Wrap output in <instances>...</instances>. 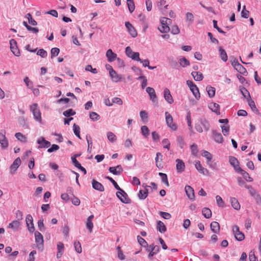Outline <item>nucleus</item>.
I'll return each mask as SVG.
<instances>
[{"label":"nucleus","instance_id":"64","mask_svg":"<svg viewBox=\"0 0 261 261\" xmlns=\"http://www.w3.org/2000/svg\"><path fill=\"white\" fill-rule=\"evenodd\" d=\"M15 216L17 219L16 220L20 221L23 219V214L22 212L20 210L16 211L15 213Z\"/></svg>","mask_w":261,"mask_h":261},{"label":"nucleus","instance_id":"6","mask_svg":"<svg viewBox=\"0 0 261 261\" xmlns=\"http://www.w3.org/2000/svg\"><path fill=\"white\" fill-rule=\"evenodd\" d=\"M232 230L237 240L241 241L245 239L244 233L240 231L239 227L238 225H235L232 226Z\"/></svg>","mask_w":261,"mask_h":261},{"label":"nucleus","instance_id":"25","mask_svg":"<svg viewBox=\"0 0 261 261\" xmlns=\"http://www.w3.org/2000/svg\"><path fill=\"white\" fill-rule=\"evenodd\" d=\"M109 170L114 175H120L123 171L120 165H118L116 167H110Z\"/></svg>","mask_w":261,"mask_h":261},{"label":"nucleus","instance_id":"8","mask_svg":"<svg viewBox=\"0 0 261 261\" xmlns=\"http://www.w3.org/2000/svg\"><path fill=\"white\" fill-rule=\"evenodd\" d=\"M25 222L28 230L30 232H34V231L35 230V227L33 223V219L32 216L30 214L27 215L25 218Z\"/></svg>","mask_w":261,"mask_h":261},{"label":"nucleus","instance_id":"28","mask_svg":"<svg viewBox=\"0 0 261 261\" xmlns=\"http://www.w3.org/2000/svg\"><path fill=\"white\" fill-rule=\"evenodd\" d=\"M93 218H94V216L93 215H90L87 218L86 223V227L87 229H88V230L90 233L92 232V229L93 227V224L92 221Z\"/></svg>","mask_w":261,"mask_h":261},{"label":"nucleus","instance_id":"42","mask_svg":"<svg viewBox=\"0 0 261 261\" xmlns=\"http://www.w3.org/2000/svg\"><path fill=\"white\" fill-rule=\"evenodd\" d=\"M240 90L242 94L245 98H246L247 100L251 98L249 92L244 87H240Z\"/></svg>","mask_w":261,"mask_h":261},{"label":"nucleus","instance_id":"31","mask_svg":"<svg viewBox=\"0 0 261 261\" xmlns=\"http://www.w3.org/2000/svg\"><path fill=\"white\" fill-rule=\"evenodd\" d=\"M148 186H146L145 187V190H140L138 193V197L141 200L145 199L148 196V190L146 189Z\"/></svg>","mask_w":261,"mask_h":261},{"label":"nucleus","instance_id":"20","mask_svg":"<svg viewBox=\"0 0 261 261\" xmlns=\"http://www.w3.org/2000/svg\"><path fill=\"white\" fill-rule=\"evenodd\" d=\"M92 186L93 189L98 191L103 192L105 190L103 186L101 183L95 179L92 180Z\"/></svg>","mask_w":261,"mask_h":261},{"label":"nucleus","instance_id":"59","mask_svg":"<svg viewBox=\"0 0 261 261\" xmlns=\"http://www.w3.org/2000/svg\"><path fill=\"white\" fill-rule=\"evenodd\" d=\"M202 155L206 159L207 162H210L212 159V156L211 154L207 151H204Z\"/></svg>","mask_w":261,"mask_h":261},{"label":"nucleus","instance_id":"22","mask_svg":"<svg viewBox=\"0 0 261 261\" xmlns=\"http://www.w3.org/2000/svg\"><path fill=\"white\" fill-rule=\"evenodd\" d=\"M185 189L188 198L191 200H193L195 197L193 189L190 186H186Z\"/></svg>","mask_w":261,"mask_h":261},{"label":"nucleus","instance_id":"53","mask_svg":"<svg viewBox=\"0 0 261 261\" xmlns=\"http://www.w3.org/2000/svg\"><path fill=\"white\" fill-rule=\"evenodd\" d=\"M89 116L90 119L94 121H97L100 119V116L97 113L94 112H91Z\"/></svg>","mask_w":261,"mask_h":261},{"label":"nucleus","instance_id":"29","mask_svg":"<svg viewBox=\"0 0 261 261\" xmlns=\"http://www.w3.org/2000/svg\"><path fill=\"white\" fill-rule=\"evenodd\" d=\"M157 6L162 11H165L168 9V5L167 4L165 0H158L157 2Z\"/></svg>","mask_w":261,"mask_h":261},{"label":"nucleus","instance_id":"14","mask_svg":"<svg viewBox=\"0 0 261 261\" xmlns=\"http://www.w3.org/2000/svg\"><path fill=\"white\" fill-rule=\"evenodd\" d=\"M195 167L200 173L203 175L208 174V171L206 168L202 166L199 161H195Z\"/></svg>","mask_w":261,"mask_h":261},{"label":"nucleus","instance_id":"1","mask_svg":"<svg viewBox=\"0 0 261 261\" xmlns=\"http://www.w3.org/2000/svg\"><path fill=\"white\" fill-rule=\"evenodd\" d=\"M171 22L170 19L163 17L160 20L161 25L158 27V29L162 33H166L170 30L169 25Z\"/></svg>","mask_w":261,"mask_h":261},{"label":"nucleus","instance_id":"15","mask_svg":"<svg viewBox=\"0 0 261 261\" xmlns=\"http://www.w3.org/2000/svg\"><path fill=\"white\" fill-rule=\"evenodd\" d=\"M110 76H111L112 81L115 83L121 81L123 79L122 75L117 74L114 70H112L111 72H110Z\"/></svg>","mask_w":261,"mask_h":261},{"label":"nucleus","instance_id":"16","mask_svg":"<svg viewBox=\"0 0 261 261\" xmlns=\"http://www.w3.org/2000/svg\"><path fill=\"white\" fill-rule=\"evenodd\" d=\"M246 188L248 190L250 194L256 200L257 202L261 201L260 196L251 186H246Z\"/></svg>","mask_w":261,"mask_h":261},{"label":"nucleus","instance_id":"41","mask_svg":"<svg viewBox=\"0 0 261 261\" xmlns=\"http://www.w3.org/2000/svg\"><path fill=\"white\" fill-rule=\"evenodd\" d=\"M206 90L210 97H213L215 95V88L211 86L206 87Z\"/></svg>","mask_w":261,"mask_h":261},{"label":"nucleus","instance_id":"33","mask_svg":"<svg viewBox=\"0 0 261 261\" xmlns=\"http://www.w3.org/2000/svg\"><path fill=\"white\" fill-rule=\"evenodd\" d=\"M191 91L192 92L195 98L197 100H199L200 98V94L199 91V89L197 86H195L194 87L190 89Z\"/></svg>","mask_w":261,"mask_h":261},{"label":"nucleus","instance_id":"13","mask_svg":"<svg viewBox=\"0 0 261 261\" xmlns=\"http://www.w3.org/2000/svg\"><path fill=\"white\" fill-rule=\"evenodd\" d=\"M125 25L127 28V31L129 33V34L132 36V37L135 38L137 36V32L135 29V28L132 25V24L129 22H126L125 23Z\"/></svg>","mask_w":261,"mask_h":261},{"label":"nucleus","instance_id":"17","mask_svg":"<svg viewBox=\"0 0 261 261\" xmlns=\"http://www.w3.org/2000/svg\"><path fill=\"white\" fill-rule=\"evenodd\" d=\"M106 56L109 62H112L117 58V54L113 53L111 49H109L107 51Z\"/></svg>","mask_w":261,"mask_h":261},{"label":"nucleus","instance_id":"45","mask_svg":"<svg viewBox=\"0 0 261 261\" xmlns=\"http://www.w3.org/2000/svg\"><path fill=\"white\" fill-rule=\"evenodd\" d=\"M86 140H87V143H88L87 151H88V152L90 153L91 152V150H92V139L89 135H86Z\"/></svg>","mask_w":261,"mask_h":261},{"label":"nucleus","instance_id":"9","mask_svg":"<svg viewBox=\"0 0 261 261\" xmlns=\"http://www.w3.org/2000/svg\"><path fill=\"white\" fill-rule=\"evenodd\" d=\"M10 44L11 51L15 56L19 57L20 53L18 49L16 41L14 39H12L10 40Z\"/></svg>","mask_w":261,"mask_h":261},{"label":"nucleus","instance_id":"39","mask_svg":"<svg viewBox=\"0 0 261 261\" xmlns=\"http://www.w3.org/2000/svg\"><path fill=\"white\" fill-rule=\"evenodd\" d=\"M157 229L161 233H163L166 231V227L164 223L161 221H159L158 222L157 224Z\"/></svg>","mask_w":261,"mask_h":261},{"label":"nucleus","instance_id":"44","mask_svg":"<svg viewBox=\"0 0 261 261\" xmlns=\"http://www.w3.org/2000/svg\"><path fill=\"white\" fill-rule=\"evenodd\" d=\"M107 136L109 141L112 143H113L117 140V137L116 135L111 132H108L107 134Z\"/></svg>","mask_w":261,"mask_h":261},{"label":"nucleus","instance_id":"55","mask_svg":"<svg viewBox=\"0 0 261 261\" xmlns=\"http://www.w3.org/2000/svg\"><path fill=\"white\" fill-rule=\"evenodd\" d=\"M137 240L139 244L142 246L145 247L146 246H147L146 241L140 236H138L137 237Z\"/></svg>","mask_w":261,"mask_h":261},{"label":"nucleus","instance_id":"43","mask_svg":"<svg viewBox=\"0 0 261 261\" xmlns=\"http://www.w3.org/2000/svg\"><path fill=\"white\" fill-rule=\"evenodd\" d=\"M159 176L161 178V180H162V182H163L167 187H168L169 186V184L168 182V177H167V174H165V173L160 172L159 173Z\"/></svg>","mask_w":261,"mask_h":261},{"label":"nucleus","instance_id":"27","mask_svg":"<svg viewBox=\"0 0 261 261\" xmlns=\"http://www.w3.org/2000/svg\"><path fill=\"white\" fill-rule=\"evenodd\" d=\"M213 136L214 140L216 142L218 143H222L223 142V138L221 133L217 132L216 130H213Z\"/></svg>","mask_w":261,"mask_h":261},{"label":"nucleus","instance_id":"46","mask_svg":"<svg viewBox=\"0 0 261 261\" xmlns=\"http://www.w3.org/2000/svg\"><path fill=\"white\" fill-rule=\"evenodd\" d=\"M19 125L24 128H28L29 126L26 122V119L23 117H20L18 120Z\"/></svg>","mask_w":261,"mask_h":261},{"label":"nucleus","instance_id":"10","mask_svg":"<svg viewBox=\"0 0 261 261\" xmlns=\"http://www.w3.org/2000/svg\"><path fill=\"white\" fill-rule=\"evenodd\" d=\"M37 143L39 145L38 148H48L50 146V143L46 140L43 137H41L37 139Z\"/></svg>","mask_w":261,"mask_h":261},{"label":"nucleus","instance_id":"24","mask_svg":"<svg viewBox=\"0 0 261 261\" xmlns=\"http://www.w3.org/2000/svg\"><path fill=\"white\" fill-rule=\"evenodd\" d=\"M35 242L38 245H41L43 246L44 240L43 237L41 234V233L38 231H36L35 232Z\"/></svg>","mask_w":261,"mask_h":261},{"label":"nucleus","instance_id":"21","mask_svg":"<svg viewBox=\"0 0 261 261\" xmlns=\"http://www.w3.org/2000/svg\"><path fill=\"white\" fill-rule=\"evenodd\" d=\"M229 163L234 168V169L238 172L241 169L239 166V162L237 159L233 156H230L229 159Z\"/></svg>","mask_w":261,"mask_h":261},{"label":"nucleus","instance_id":"34","mask_svg":"<svg viewBox=\"0 0 261 261\" xmlns=\"http://www.w3.org/2000/svg\"><path fill=\"white\" fill-rule=\"evenodd\" d=\"M240 74L246 76L248 74L246 69L241 64H239L235 69Z\"/></svg>","mask_w":261,"mask_h":261},{"label":"nucleus","instance_id":"18","mask_svg":"<svg viewBox=\"0 0 261 261\" xmlns=\"http://www.w3.org/2000/svg\"><path fill=\"white\" fill-rule=\"evenodd\" d=\"M164 97L166 101L169 103L171 104L173 102V99L170 93V91L167 88L164 89Z\"/></svg>","mask_w":261,"mask_h":261},{"label":"nucleus","instance_id":"35","mask_svg":"<svg viewBox=\"0 0 261 261\" xmlns=\"http://www.w3.org/2000/svg\"><path fill=\"white\" fill-rule=\"evenodd\" d=\"M219 51L220 52V57L221 60L224 62H226L227 61L228 57L226 51L221 46L219 47Z\"/></svg>","mask_w":261,"mask_h":261},{"label":"nucleus","instance_id":"26","mask_svg":"<svg viewBox=\"0 0 261 261\" xmlns=\"http://www.w3.org/2000/svg\"><path fill=\"white\" fill-rule=\"evenodd\" d=\"M20 226V222L18 220H13L12 222L10 223L7 226L8 228H11L14 231L18 229Z\"/></svg>","mask_w":261,"mask_h":261},{"label":"nucleus","instance_id":"47","mask_svg":"<svg viewBox=\"0 0 261 261\" xmlns=\"http://www.w3.org/2000/svg\"><path fill=\"white\" fill-rule=\"evenodd\" d=\"M140 116L144 123L148 121V114L145 111H141L140 112Z\"/></svg>","mask_w":261,"mask_h":261},{"label":"nucleus","instance_id":"2","mask_svg":"<svg viewBox=\"0 0 261 261\" xmlns=\"http://www.w3.org/2000/svg\"><path fill=\"white\" fill-rule=\"evenodd\" d=\"M30 110L32 112L34 119L35 121L42 123V118L40 110L37 103H34L30 106Z\"/></svg>","mask_w":261,"mask_h":261},{"label":"nucleus","instance_id":"36","mask_svg":"<svg viewBox=\"0 0 261 261\" xmlns=\"http://www.w3.org/2000/svg\"><path fill=\"white\" fill-rule=\"evenodd\" d=\"M238 172H240V173L243 176L244 178L247 181L251 182V181H253V179L251 177H250L249 174L247 172H246L245 170H244L242 169H240Z\"/></svg>","mask_w":261,"mask_h":261},{"label":"nucleus","instance_id":"56","mask_svg":"<svg viewBox=\"0 0 261 261\" xmlns=\"http://www.w3.org/2000/svg\"><path fill=\"white\" fill-rule=\"evenodd\" d=\"M60 52L59 48L57 47L53 48L51 49V58H53L55 57H56L58 55Z\"/></svg>","mask_w":261,"mask_h":261},{"label":"nucleus","instance_id":"52","mask_svg":"<svg viewBox=\"0 0 261 261\" xmlns=\"http://www.w3.org/2000/svg\"><path fill=\"white\" fill-rule=\"evenodd\" d=\"M75 250L78 253H81L82 251L81 243L79 241H75L74 243Z\"/></svg>","mask_w":261,"mask_h":261},{"label":"nucleus","instance_id":"30","mask_svg":"<svg viewBox=\"0 0 261 261\" xmlns=\"http://www.w3.org/2000/svg\"><path fill=\"white\" fill-rule=\"evenodd\" d=\"M211 230L214 233H218L220 231V225L218 222L213 221L210 225Z\"/></svg>","mask_w":261,"mask_h":261},{"label":"nucleus","instance_id":"49","mask_svg":"<svg viewBox=\"0 0 261 261\" xmlns=\"http://www.w3.org/2000/svg\"><path fill=\"white\" fill-rule=\"evenodd\" d=\"M200 125L206 131L209 129L210 127V124H209L208 121L206 119H201V120H200Z\"/></svg>","mask_w":261,"mask_h":261},{"label":"nucleus","instance_id":"58","mask_svg":"<svg viewBox=\"0 0 261 261\" xmlns=\"http://www.w3.org/2000/svg\"><path fill=\"white\" fill-rule=\"evenodd\" d=\"M38 227L39 230L43 232V231H45V227L44 226L43 219H41L38 220Z\"/></svg>","mask_w":261,"mask_h":261},{"label":"nucleus","instance_id":"54","mask_svg":"<svg viewBox=\"0 0 261 261\" xmlns=\"http://www.w3.org/2000/svg\"><path fill=\"white\" fill-rule=\"evenodd\" d=\"M15 136L19 141L22 142H25L26 141V137L21 133H16Z\"/></svg>","mask_w":261,"mask_h":261},{"label":"nucleus","instance_id":"40","mask_svg":"<svg viewBox=\"0 0 261 261\" xmlns=\"http://www.w3.org/2000/svg\"><path fill=\"white\" fill-rule=\"evenodd\" d=\"M178 62L180 65L182 67H186L190 65V62L184 57L179 58Z\"/></svg>","mask_w":261,"mask_h":261},{"label":"nucleus","instance_id":"12","mask_svg":"<svg viewBox=\"0 0 261 261\" xmlns=\"http://www.w3.org/2000/svg\"><path fill=\"white\" fill-rule=\"evenodd\" d=\"M146 91L149 94L150 100L153 102H156L157 103L156 95L154 89L148 87L146 88Z\"/></svg>","mask_w":261,"mask_h":261},{"label":"nucleus","instance_id":"19","mask_svg":"<svg viewBox=\"0 0 261 261\" xmlns=\"http://www.w3.org/2000/svg\"><path fill=\"white\" fill-rule=\"evenodd\" d=\"M175 161L176 162V169L177 172H182L185 168V165L184 162L182 160L178 159H176Z\"/></svg>","mask_w":261,"mask_h":261},{"label":"nucleus","instance_id":"5","mask_svg":"<svg viewBox=\"0 0 261 261\" xmlns=\"http://www.w3.org/2000/svg\"><path fill=\"white\" fill-rule=\"evenodd\" d=\"M125 53L127 57L131 58L133 60L141 61L140 58V54L138 52H134L129 46H127L125 48Z\"/></svg>","mask_w":261,"mask_h":261},{"label":"nucleus","instance_id":"57","mask_svg":"<svg viewBox=\"0 0 261 261\" xmlns=\"http://www.w3.org/2000/svg\"><path fill=\"white\" fill-rule=\"evenodd\" d=\"M222 133L224 136H227L229 132V126L228 125H222L221 126Z\"/></svg>","mask_w":261,"mask_h":261},{"label":"nucleus","instance_id":"50","mask_svg":"<svg viewBox=\"0 0 261 261\" xmlns=\"http://www.w3.org/2000/svg\"><path fill=\"white\" fill-rule=\"evenodd\" d=\"M142 134L145 137L147 138L149 135V130L147 126L143 125L141 128Z\"/></svg>","mask_w":261,"mask_h":261},{"label":"nucleus","instance_id":"38","mask_svg":"<svg viewBox=\"0 0 261 261\" xmlns=\"http://www.w3.org/2000/svg\"><path fill=\"white\" fill-rule=\"evenodd\" d=\"M202 214L203 216L206 219H208L212 217V212L210 208L207 207L202 208Z\"/></svg>","mask_w":261,"mask_h":261},{"label":"nucleus","instance_id":"61","mask_svg":"<svg viewBox=\"0 0 261 261\" xmlns=\"http://www.w3.org/2000/svg\"><path fill=\"white\" fill-rule=\"evenodd\" d=\"M75 114V112L73 111L71 109H68L63 112V115L65 117H70L71 116H73Z\"/></svg>","mask_w":261,"mask_h":261},{"label":"nucleus","instance_id":"62","mask_svg":"<svg viewBox=\"0 0 261 261\" xmlns=\"http://www.w3.org/2000/svg\"><path fill=\"white\" fill-rule=\"evenodd\" d=\"M159 214L162 217H163L165 219L168 220L171 218V214L167 212H160Z\"/></svg>","mask_w":261,"mask_h":261},{"label":"nucleus","instance_id":"37","mask_svg":"<svg viewBox=\"0 0 261 261\" xmlns=\"http://www.w3.org/2000/svg\"><path fill=\"white\" fill-rule=\"evenodd\" d=\"M232 206L236 210H239L240 208V204L238 200L235 198H231L230 199Z\"/></svg>","mask_w":261,"mask_h":261},{"label":"nucleus","instance_id":"48","mask_svg":"<svg viewBox=\"0 0 261 261\" xmlns=\"http://www.w3.org/2000/svg\"><path fill=\"white\" fill-rule=\"evenodd\" d=\"M216 200L217 202V204L219 207H224L225 206V203L224 201L221 196L219 195H217L216 196Z\"/></svg>","mask_w":261,"mask_h":261},{"label":"nucleus","instance_id":"4","mask_svg":"<svg viewBox=\"0 0 261 261\" xmlns=\"http://www.w3.org/2000/svg\"><path fill=\"white\" fill-rule=\"evenodd\" d=\"M166 123L167 126L172 130H176L177 126L175 123L173 122L172 116L168 112H165Z\"/></svg>","mask_w":261,"mask_h":261},{"label":"nucleus","instance_id":"11","mask_svg":"<svg viewBox=\"0 0 261 261\" xmlns=\"http://www.w3.org/2000/svg\"><path fill=\"white\" fill-rule=\"evenodd\" d=\"M21 160L19 158L16 159L10 167V173L13 174L21 164Z\"/></svg>","mask_w":261,"mask_h":261},{"label":"nucleus","instance_id":"60","mask_svg":"<svg viewBox=\"0 0 261 261\" xmlns=\"http://www.w3.org/2000/svg\"><path fill=\"white\" fill-rule=\"evenodd\" d=\"M249 259L250 261H258L257 258L256 257L254 250H251L249 253Z\"/></svg>","mask_w":261,"mask_h":261},{"label":"nucleus","instance_id":"7","mask_svg":"<svg viewBox=\"0 0 261 261\" xmlns=\"http://www.w3.org/2000/svg\"><path fill=\"white\" fill-rule=\"evenodd\" d=\"M116 193L117 197L124 203L130 202V199L128 198L127 194L121 189V190Z\"/></svg>","mask_w":261,"mask_h":261},{"label":"nucleus","instance_id":"63","mask_svg":"<svg viewBox=\"0 0 261 261\" xmlns=\"http://www.w3.org/2000/svg\"><path fill=\"white\" fill-rule=\"evenodd\" d=\"M117 251H118V257L120 260H124L125 258V255L123 254L122 251L121 250V248L119 246L117 247Z\"/></svg>","mask_w":261,"mask_h":261},{"label":"nucleus","instance_id":"32","mask_svg":"<svg viewBox=\"0 0 261 261\" xmlns=\"http://www.w3.org/2000/svg\"><path fill=\"white\" fill-rule=\"evenodd\" d=\"M191 74L194 79L196 81H201L203 79V74L201 72L193 71Z\"/></svg>","mask_w":261,"mask_h":261},{"label":"nucleus","instance_id":"3","mask_svg":"<svg viewBox=\"0 0 261 261\" xmlns=\"http://www.w3.org/2000/svg\"><path fill=\"white\" fill-rule=\"evenodd\" d=\"M0 144L2 149H6L9 146L8 139L6 137V131L1 130L0 132Z\"/></svg>","mask_w":261,"mask_h":261},{"label":"nucleus","instance_id":"23","mask_svg":"<svg viewBox=\"0 0 261 261\" xmlns=\"http://www.w3.org/2000/svg\"><path fill=\"white\" fill-rule=\"evenodd\" d=\"M208 108L217 115H220V106L215 102H211L208 105Z\"/></svg>","mask_w":261,"mask_h":261},{"label":"nucleus","instance_id":"51","mask_svg":"<svg viewBox=\"0 0 261 261\" xmlns=\"http://www.w3.org/2000/svg\"><path fill=\"white\" fill-rule=\"evenodd\" d=\"M192 154L196 156L198 153V147L196 144H193L190 147Z\"/></svg>","mask_w":261,"mask_h":261}]
</instances>
